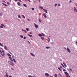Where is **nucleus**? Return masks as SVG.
<instances>
[{
  "mask_svg": "<svg viewBox=\"0 0 77 77\" xmlns=\"http://www.w3.org/2000/svg\"><path fill=\"white\" fill-rule=\"evenodd\" d=\"M67 50L68 51L69 53H71V51H70V49H69V48H67Z\"/></svg>",
  "mask_w": 77,
  "mask_h": 77,
  "instance_id": "nucleus-5",
  "label": "nucleus"
},
{
  "mask_svg": "<svg viewBox=\"0 0 77 77\" xmlns=\"http://www.w3.org/2000/svg\"><path fill=\"white\" fill-rule=\"evenodd\" d=\"M0 45H1V46H2V47H4V46L3 45H2V44L1 43H0Z\"/></svg>",
  "mask_w": 77,
  "mask_h": 77,
  "instance_id": "nucleus-24",
  "label": "nucleus"
},
{
  "mask_svg": "<svg viewBox=\"0 0 77 77\" xmlns=\"http://www.w3.org/2000/svg\"><path fill=\"white\" fill-rule=\"evenodd\" d=\"M24 32H25V33H27V31H26V30H25Z\"/></svg>",
  "mask_w": 77,
  "mask_h": 77,
  "instance_id": "nucleus-51",
  "label": "nucleus"
},
{
  "mask_svg": "<svg viewBox=\"0 0 77 77\" xmlns=\"http://www.w3.org/2000/svg\"><path fill=\"white\" fill-rule=\"evenodd\" d=\"M20 36L22 38H23V36L21 35H20Z\"/></svg>",
  "mask_w": 77,
  "mask_h": 77,
  "instance_id": "nucleus-30",
  "label": "nucleus"
},
{
  "mask_svg": "<svg viewBox=\"0 0 77 77\" xmlns=\"http://www.w3.org/2000/svg\"><path fill=\"white\" fill-rule=\"evenodd\" d=\"M27 21H30V20L28 19H27Z\"/></svg>",
  "mask_w": 77,
  "mask_h": 77,
  "instance_id": "nucleus-45",
  "label": "nucleus"
},
{
  "mask_svg": "<svg viewBox=\"0 0 77 77\" xmlns=\"http://www.w3.org/2000/svg\"><path fill=\"white\" fill-rule=\"evenodd\" d=\"M64 74L65 75H69V74L66 72H64Z\"/></svg>",
  "mask_w": 77,
  "mask_h": 77,
  "instance_id": "nucleus-9",
  "label": "nucleus"
},
{
  "mask_svg": "<svg viewBox=\"0 0 77 77\" xmlns=\"http://www.w3.org/2000/svg\"><path fill=\"white\" fill-rule=\"evenodd\" d=\"M5 55V54L4 53H3L2 54V57H4V56Z\"/></svg>",
  "mask_w": 77,
  "mask_h": 77,
  "instance_id": "nucleus-17",
  "label": "nucleus"
},
{
  "mask_svg": "<svg viewBox=\"0 0 77 77\" xmlns=\"http://www.w3.org/2000/svg\"><path fill=\"white\" fill-rule=\"evenodd\" d=\"M12 58H14V56H12Z\"/></svg>",
  "mask_w": 77,
  "mask_h": 77,
  "instance_id": "nucleus-58",
  "label": "nucleus"
},
{
  "mask_svg": "<svg viewBox=\"0 0 77 77\" xmlns=\"http://www.w3.org/2000/svg\"><path fill=\"white\" fill-rule=\"evenodd\" d=\"M69 69L70 70V71H72V69H71L69 68Z\"/></svg>",
  "mask_w": 77,
  "mask_h": 77,
  "instance_id": "nucleus-49",
  "label": "nucleus"
},
{
  "mask_svg": "<svg viewBox=\"0 0 77 77\" xmlns=\"http://www.w3.org/2000/svg\"><path fill=\"white\" fill-rule=\"evenodd\" d=\"M73 8H74V10L75 11V12H77V9L76 8H75V7H74Z\"/></svg>",
  "mask_w": 77,
  "mask_h": 77,
  "instance_id": "nucleus-4",
  "label": "nucleus"
},
{
  "mask_svg": "<svg viewBox=\"0 0 77 77\" xmlns=\"http://www.w3.org/2000/svg\"><path fill=\"white\" fill-rule=\"evenodd\" d=\"M57 3L55 4L54 5L55 7H56V6H57Z\"/></svg>",
  "mask_w": 77,
  "mask_h": 77,
  "instance_id": "nucleus-34",
  "label": "nucleus"
},
{
  "mask_svg": "<svg viewBox=\"0 0 77 77\" xmlns=\"http://www.w3.org/2000/svg\"><path fill=\"white\" fill-rule=\"evenodd\" d=\"M47 39L48 42H50V38H47Z\"/></svg>",
  "mask_w": 77,
  "mask_h": 77,
  "instance_id": "nucleus-14",
  "label": "nucleus"
},
{
  "mask_svg": "<svg viewBox=\"0 0 77 77\" xmlns=\"http://www.w3.org/2000/svg\"><path fill=\"white\" fill-rule=\"evenodd\" d=\"M3 16V14H2V13H0V16Z\"/></svg>",
  "mask_w": 77,
  "mask_h": 77,
  "instance_id": "nucleus-46",
  "label": "nucleus"
},
{
  "mask_svg": "<svg viewBox=\"0 0 77 77\" xmlns=\"http://www.w3.org/2000/svg\"><path fill=\"white\" fill-rule=\"evenodd\" d=\"M27 42H28V43H29V44H30V42L29 41H27Z\"/></svg>",
  "mask_w": 77,
  "mask_h": 77,
  "instance_id": "nucleus-54",
  "label": "nucleus"
},
{
  "mask_svg": "<svg viewBox=\"0 0 77 77\" xmlns=\"http://www.w3.org/2000/svg\"><path fill=\"white\" fill-rule=\"evenodd\" d=\"M17 17L19 18H21V16H20V15H17Z\"/></svg>",
  "mask_w": 77,
  "mask_h": 77,
  "instance_id": "nucleus-22",
  "label": "nucleus"
},
{
  "mask_svg": "<svg viewBox=\"0 0 77 77\" xmlns=\"http://www.w3.org/2000/svg\"><path fill=\"white\" fill-rule=\"evenodd\" d=\"M63 65H64L65 66H66V67H67V66H66V65L65 63L63 62Z\"/></svg>",
  "mask_w": 77,
  "mask_h": 77,
  "instance_id": "nucleus-18",
  "label": "nucleus"
},
{
  "mask_svg": "<svg viewBox=\"0 0 77 77\" xmlns=\"http://www.w3.org/2000/svg\"><path fill=\"white\" fill-rule=\"evenodd\" d=\"M2 5H4V6H8L7 5L5 4L4 3H3V2L2 3Z\"/></svg>",
  "mask_w": 77,
  "mask_h": 77,
  "instance_id": "nucleus-8",
  "label": "nucleus"
},
{
  "mask_svg": "<svg viewBox=\"0 0 77 77\" xmlns=\"http://www.w3.org/2000/svg\"><path fill=\"white\" fill-rule=\"evenodd\" d=\"M22 31H23V32H24V31L25 30H24L23 29H22Z\"/></svg>",
  "mask_w": 77,
  "mask_h": 77,
  "instance_id": "nucleus-55",
  "label": "nucleus"
},
{
  "mask_svg": "<svg viewBox=\"0 0 77 77\" xmlns=\"http://www.w3.org/2000/svg\"><path fill=\"white\" fill-rule=\"evenodd\" d=\"M8 53H10V54H12V53L10 52H8Z\"/></svg>",
  "mask_w": 77,
  "mask_h": 77,
  "instance_id": "nucleus-52",
  "label": "nucleus"
},
{
  "mask_svg": "<svg viewBox=\"0 0 77 77\" xmlns=\"http://www.w3.org/2000/svg\"><path fill=\"white\" fill-rule=\"evenodd\" d=\"M1 25L2 26H3V27H5V25H4L3 24H1Z\"/></svg>",
  "mask_w": 77,
  "mask_h": 77,
  "instance_id": "nucleus-33",
  "label": "nucleus"
},
{
  "mask_svg": "<svg viewBox=\"0 0 77 77\" xmlns=\"http://www.w3.org/2000/svg\"><path fill=\"white\" fill-rule=\"evenodd\" d=\"M43 15L44 17H45V18H47V16L46 15H45L44 14H43Z\"/></svg>",
  "mask_w": 77,
  "mask_h": 77,
  "instance_id": "nucleus-10",
  "label": "nucleus"
},
{
  "mask_svg": "<svg viewBox=\"0 0 77 77\" xmlns=\"http://www.w3.org/2000/svg\"><path fill=\"white\" fill-rule=\"evenodd\" d=\"M2 2H3L4 3H6V2H5V1H4V0H2Z\"/></svg>",
  "mask_w": 77,
  "mask_h": 77,
  "instance_id": "nucleus-37",
  "label": "nucleus"
},
{
  "mask_svg": "<svg viewBox=\"0 0 77 77\" xmlns=\"http://www.w3.org/2000/svg\"><path fill=\"white\" fill-rule=\"evenodd\" d=\"M63 70L64 71V72H65V71H66V70L65 69H63Z\"/></svg>",
  "mask_w": 77,
  "mask_h": 77,
  "instance_id": "nucleus-36",
  "label": "nucleus"
},
{
  "mask_svg": "<svg viewBox=\"0 0 77 77\" xmlns=\"http://www.w3.org/2000/svg\"><path fill=\"white\" fill-rule=\"evenodd\" d=\"M64 48L65 50H66V48L64 47Z\"/></svg>",
  "mask_w": 77,
  "mask_h": 77,
  "instance_id": "nucleus-61",
  "label": "nucleus"
},
{
  "mask_svg": "<svg viewBox=\"0 0 77 77\" xmlns=\"http://www.w3.org/2000/svg\"><path fill=\"white\" fill-rule=\"evenodd\" d=\"M59 75L60 76V77H62V75H61L60 74V73H59Z\"/></svg>",
  "mask_w": 77,
  "mask_h": 77,
  "instance_id": "nucleus-43",
  "label": "nucleus"
},
{
  "mask_svg": "<svg viewBox=\"0 0 77 77\" xmlns=\"http://www.w3.org/2000/svg\"><path fill=\"white\" fill-rule=\"evenodd\" d=\"M7 55L8 56H9V57H11V55L9 53L7 54Z\"/></svg>",
  "mask_w": 77,
  "mask_h": 77,
  "instance_id": "nucleus-15",
  "label": "nucleus"
},
{
  "mask_svg": "<svg viewBox=\"0 0 77 77\" xmlns=\"http://www.w3.org/2000/svg\"><path fill=\"white\" fill-rule=\"evenodd\" d=\"M7 47V46H5L4 47V48L5 49V50H7V51H8V49H6V48Z\"/></svg>",
  "mask_w": 77,
  "mask_h": 77,
  "instance_id": "nucleus-13",
  "label": "nucleus"
},
{
  "mask_svg": "<svg viewBox=\"0 0 77 77\" xmlns=\"http://www.w3.org/2000/svg\"><path fill=\"white\" fill-rule=\"evenodd\" d=\"M30 54H31L32 56H33V57H35V55L32 53H30Z\"/></svg>",
  "mask_w": 77,
  "mask_h": 77,
  "instance_id": "nucleus-6",
  "label": "nucleus"
},
{
  "mask_svg": "<svg viewBox=\"0 0 77 77\" xmlns=\"http://www.w3.org/2000/svg\"><path fill=\"white\" fill-rule=\"evenodd\" d=\"M2 53H5L4 51H2Z\"/></svg>",
  "mask_w": 77,
  "mask_h": 77,
  "instance_id": "nucleus-60",
  "label": "nucleus"
},
{
  "mask_svg": "<svg viewBox=\"0 0 77 77\" xmlns=\"http://www.w3.org/2000/svg\"><path fill=\"white\" fill-rule=\"evenodd\" d=\"M61 65H62V66H63V67L64 68H65V66H64L63 65V64H62V63H61Z\"/></svg>",
  "mask_w": 77,
  "mask_h": 77,
  "instance_id": "nucleus-20",
  "label": "nucleus"
},
{
  "mask_svg": "<svg viewBox=\"0 0 77 77\" xmlns=\"http://www.w3.org/2000/svg\"><path fill=\"white\" fill-rule=\"evenodd\" d=\"M28 36H30V37H32V35H30V34H28Z\"/></svg>",
  "mask_w": 77,
  "mask_h": 77,
  "instance_id": "nucleus-28",
  "label": "nucleus"
},
{
  "mask_svg": "<svg viewBox=\"0 0 77 77\" xmlns=\"http://www.w3.org/2000/svg\"><path fill=\"white\" fill-rule=\"evenodd\" d=\"M0 28H1L2 29H3V27L2 26H0Z\"/></svg>",
  "mask_w": 77,
  "mask_h": 77,
  "instance_id": "nucleus-40",
  "label": "nucleus"
},
{
  "mask_svg": "<svg viewBox=\"0 0 77 77\" xmlns=\"http://www.w3.org/2000/svg\"><path fill=\"white\" fill-rule=\"evenodd\" d=\"M38 35L39 36H40L41 37V36H42V35L41 34H38Z\"/></svg>",
  "mask_w": 77,
  "mask_h": 77,
  "instance_id": "nucleus-32",
  "label": "nucleus"
},
{
  "mask_svg": "<svg viewBox=\"0 0 77 77\" xmlns=\"http://www.w3.org/2000/svg\"><path fill=\"white\" fill-rule=\"evenodd\" d=\"M5 76H6V77H9V76H8V75H5Z\"/></svg>",
  "mask_w": 77,
  "mask_h": 77,
  "instance_id": "nucleus-42",
  "label": "nucleus"
},
{
  "mask_svg": "<svg viewBox=\"0 0 77 77\" xmlns=\"http://www.w3.org/2000/svg\"><path fill=\"white\" fill-rule=\"evenodd\" d=\"M39 7L40 9H43V7H42L39 6Z\"/></svg>",
  "mask_w": 77,
  "mask_h": 77,
  "instance_id": "nucleus-29",
  "label": "nucleus"
},
{
  "mask_svg": "<svg viewBox=\"0 0 77 77\" xmlns=\"http://www.w3.org/2000/svg\"><path fill=\"white\" fill-rule=\"evenodd\" d=\"M23 5L24 7H27V5L26 4H23Z\"/></svg>",
  "mask_w": 77,
  "mask_h": 77,
  "instance_id": "nucleus-21",
  "label": "nucleus"
},
{
  "mask_svg": "<svg viewBox=\"0 0 77 77\" xmlns=\"http://www.w3.org/2000/svg\"><path fill=\"white\" fill-rule=\"evenodd\" d=\"M18 0V1H19V2H22V1H21V0Z\"/></svg>",
  "mask_w": 77,
  "mask_h": 77,
  "instance_id": "nucleus-50",
  "label": "nucleus"
},
{
  "mask_svg": "<svg viewBox=\"0 0 77 77\" xmlns=\"http://www.w3.org/2000/svg\"><path fill=\"white\" fill-rule=\"evenodd\" d=\"M22 17H23V18L25 19V16H24V15H22Z\"/></svg>",
  "mask_w": 77,
  "mask_h": 77,
  "instance_id": "nucleus-31",
  "label": "nucleus"
},
{
  "mask_svg": "<svg viewBox=\"0 0 77 77\" xmlns=\"http://www.w3.org/2000/svg\"><path fill=\"white\" fill-rule=\"evenodd\" d=\"M58 69L59 70H60V71H61V69H60V68L59 67H58Z\"/></svg>",
  "mask_w": 77,
  "mask_h": 77,
  "instance_id": "nucleus-39",
  "label": "nucleus"
},
{
  "mask_svg": "<svg viewBox=\"0 0 77 77\" xmlns=\"http://www.w3.org/2000/svg\"><path fill=\"white\" fill-rule=\"evenodd\" d=\"M42 36H45V34L43 33H42Z\"/></svg>",
  "mask_w": 77,
  "mask_h": 77,
  "instance_id": "nucleus-26",
  "label": "nucleus"
},
{
  "mask_svg": "<svg viewBox=\"0 0 77 77\" xmlns=\"http://www.w3.org/2000/svg\"><path fill=\"white\" fill-rule=\"evenodd\" d=\"M17 4L18 5V6H21V4L19 2H18L17 3Z\"/></svg>",
  "mask_w": 77,
  "mask_h": 77,
  "instance_id": "nucleus-12",
  "label": "nucleus"
},
{
  "mask_svg": "<svg viewBox=\"0 0 77 77\" xmlns=\"http://www.w3.org/2000/svg\"><path fill=\"white\" fill-rule=\"evenodd\" d=\"M9 77H12V76L10 75L9 76Z\"/></svg>",
  "mask_w": 77,
  "mask_h": 77,
  "instance_id": "nucleus-64",
  "label": "nucleus"
},
{
  "mask_svg": "<svg viewBox=\"0 0 77 77\" xmlns=\"http://www.w3.org/2000/svg\"><path fill=\"white\" fill-rule=\"evenodd\" d=\"M58 6H61L60 4H58Z\"/></svg>",
  "mask_w": 77,
  "mask_h": 77,
  "instance_id": "nucleus-47",
  "label": "nucleus"
},
{
  "mask_svg": "<svg viewBox=\"0 0 77 77\" xmlns=\"http://www.w3.org/2000/svg\"><path fill=\"white\" fill-rule=\"evenodd\" d=\"M34 25L36 29H38V26L36 25V24L34 23Z\"/></svg>",
  "mask_w": 77,
  "mask_h": 77,
  "instance_id": "nucleus-3",
  "label": "nucleus"
},
{
  "mask_svg": "<svg viewBox=\"0 0 77 77\" xmlns=\"http://www.w3.org/2000/svg\"><path fill=\"white\" fill-rule=\"evenodd\" d=\"M23 39H26V37L25 36H24Z\"/></svg>",
  "mask_w": 77,
  "mask_h": 77,
  "instance_id": "nucleus-38",
  "label": "nucleus"
},
{
  "mask_svg": "<svg viewBox=\"0 0 77 77\" xmlns=\"http://www.w3.org/2000/svg\"><path fill=\"white\" fill-rule=\"evenodd\" d=\"M60 68H61L62 69V68H62V66H60Z\"/></svg>",
  "mask_w": 77,
  "mask_h": 77,
  "instance_id": "nucleus-56",
  "label": "nucleus"
},
{
  "mask_svg": "<svg viewBox=\"0 0 77 77\" xmlns=\"http://www.w3.org/2000/svg\"><path fill=\"white\" fill-rule=\"evenodd\" d=\"M72 2V0H70L69 1V3H71Z\"/></svg>",
  "mask_w": 77,
  "mask_h": 77,
  "instance_id": "nucleus-48",
  "label": "nucleus"
},
{
  "mask_svg": "<svg viewBox=\"0 0 77 77\" xmlns=\"http://www.w3.org/2000/svg\"><path fill=\"white\" fill-rule=\"evenodd\" d=\"M43 11H44L47 14L48 13V12H47V10H45V9H43Z\"/></svg>",
  "mask_w": 77,
  "mask_h": 77,
  "instance_id": "nucleus-7",
  "label": "nucleus"
},
{
  "mask_svg": "<svg viewBox=\"0 0 77 77\" xmlns=\"http://www.w3.org/2000/svg\"><path fill=\"white\" fill-rule=\"evenodd\" d=\"M7 4L8 5H9V3L8 2H7Z\"/></svg>",
  "mask_w": 77,
  "mask_h": 77,
  "instance_id": "nucleus-53",
  "label": "nucleus"
},
{
  "mask_svg": "<svg viewBox=\"0 0 77 77\" xmlns=\"http://www.w3.org/2000/svg\"><path fill=\"white\" fill-rule=\"evenodd\" d=\"M31 9H32V11H34V8H31Z\"/></svg>",
  "mask_w": 77,
  "mask_h": 77,
  "instance_id": "nucleus-41",
  "label": "nucleus"
},
{
  "mask_svg": "<svg viewBox=\"0 0 77 77\" xmlns=\"http://www.w3.org/2000/svg\"><path fill=\"white\" fill-rule=\"evenodd\" d=\"M9 59L11 60L13 62V60L12 59V57H9Z\"/></svg>",
  "mask_w": 77,
  "mask_h": 77,
  "instance_id": "nucleus-11",
  "label": "nucleus"
},
{
  "mask_svg": "<svg viewBox=\"0 0 77 77\" xmlns=\"http://www.w3.org/2000/svg\"><path fill=\"white\" fill-rule=\"evenodd\" d=\"M49 75H49L48 73H45V76H46V77H49Z\"/></svg>",
  "mask_w": 77,
  "mask_h": 77,
  "instance_id": "nucleus-2",
  "label": "nucleus"
},
{
  "mask_svg": "<svg viewBox=\"0 0 77 77\" xmlns=\"http://www.w3.org/2000/svg\"><path fill=\"white\" fill-rule=\"evenodd\" d=\"M54 77H57V75L56 74H55Z\"/></svg>",
  "mask_w": 77,
  "mask_h": 77,
  "instance_id": "nucleus-27",
  "label": "nucleus"
},
{
  "mask_svg": "<svg viewBox=\"0 0 77 77\" xmlns=\"http://www.w3.org/2000/svg\"><path fill=\"white\" fill-rule=\"evenodd\" d=\"M11 69H12V71H14V68H11Z\"/></svg>",
  "mask_w": 77,
  "mask_h": 77,
  "instance_id": "nucleus-44",
  "label": "nucleus"
},
{
  "mask_svg": "<svg viewBox=\"0 0 77 77\" xmlns=\"http://www.w3.org/2000/svg\"><path fill=\"white\" fill-rule=\"evenodd\" d=\"M41 39H42V40H44L45 39L43 37H41Z\"/></svg>",
  "mask_w": 77,
  "mask_h": 77,
  "instance_id": "nucleus-16",
  "label": "nucleus"
},
{
  "mask_svg": "<svg viewBox=\"0 0 77 77\" xmlns=\"http://www.w3.org/2000/svg\"><path fill=\"white\" fill-rule=\"evenodd\" d=\"M0 48L1 49V50H3V48Z\"/></svg>",
  "mask_w": 77,
  "mask_h": 77,
  "instance_id": "nucleus-59",
  "label": "nucleus"
},
{
  "mask_svg": "<svg viewBox=\"0 0 77 77\" xmlns=\"http://www.w3.org/2000/svg\"><path fill=\"white\" fill-rule=\"evenodd\" d=\"M30 34H32V32H30Z\"/></svg>",
  "mask_w": 77,
  "mask_h": 77,
  "instance_id": "nucleus-63",
  "label": "nucleus"
},
{
  "mask_svg": "<svg viewBox=\"0 0 77 77\" xmlns=\"http://www.w3.org/2000/svg\"><path fill=\"white\" fill-rule=\"evenodd\" d=\"M75 5L76 6H77V3H75Z\"/></svg>",
  "mask_w": 77,
  "mask_h": 77,
  "instance_id": "nucleus-57",
  "label": "nucleus"
},
{
  "mask_svg": "<svg viewBox=\"0 0 77 77\" xmlns=\"http://www.w3.org/2000/svg\"><path fill=\"white\" fill-rule=\"evenodd\" d=\"M46 48L47 49H49V48H50V47L47 46L46 47Z\"/></svg>",
  "mask_w": 77,
  "mask_h": 77,
  "instance_id": "nucleus-19",
  "label": "nucleus"
},
{
  "mask_svg": "<svg viewBox=\"0 0 77 77\" xmlns=\"http://www.w3.org/2000/svg\"><path fill=\"white\" fill-rule=\"evenodd\" d=\"M13 60L14 62H15V63H17V62H16V61H15V59H13Z\"/></svg>",
  "mask_w": 77,
  "mask_h": 77,
  "instance_id": "nucleus-23",
  "label": "nucleus"
},
{
  "mask_svg": "<svg viewBox=\"0 0 77 77\" xmlns=\"http://www.w3.org/2000/svg\"><path fill=\"white\" fill-rule=\"evenodd\" d=\"M8 63L10 65H12V66H14V64L11 61H8Z\"/></svg>",
  "mask_w": 77,
  "mask_h": 77,
  "instance_id": "nucleus-1",
  "label": "nucleus"
},
{
  "mask_svg": "<svg viewBox=\"0 0 77 77\" xmlns=\"http://www.w3.org/2000/svg\"><path fill=\"white\" fill-rule=\"evenodd\" d=\"M15 2H18V0H14Z\"/></svg>",
  "mask_w": 77,
  "mask_h": 77,
  "instance_id": "nucleus-62",
  "label": "nucleus"
},
{
  "mask_svg": "<svg viewBox=\"0 0 77 77\" xmlns=\"http://www.w3.org/2000/svg\"><path fill=\"white\" fill-rule=\"evenodd\" d=\"M26 30L27 31H29V29L27 28H26Z\"/></svg>",
  "mask_w": 77,
  "mask_h": 77,
  "instance_id": "nucleus-25",
  "label": "nucleus"
},
{
  "mask_svg": "<svg viewBox=\"0 0 77 77\" xmlns=\"http://www.w3.org/2000/svg\"><path fill=\"white\" fill-rule=\"evenodd\" d=\"M38 20L39 22V23H41V20H40V19H38Z\"/></svg>",
  "mask_w": 77,
  "mask_h": 77,
  "instance_id": "nucleus-35",
  "label": "nucleus"
}]
</instances>
